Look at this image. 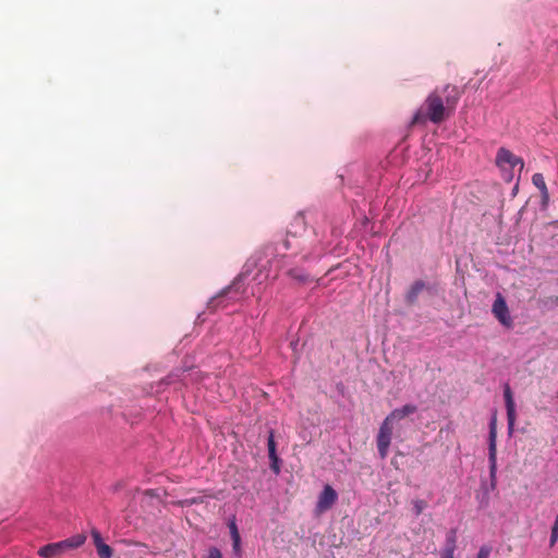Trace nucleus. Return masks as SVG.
Masks as SVG:
<instances>
[{
	"label": "nucleus",
	"instance_id": "obj_1",
	"mask_svg": "<svg viewBox=\"0 0 558 558\" xmlns=\"http://www.w3.org/2000/svg\"><path fill=\"white\" fill-rule=\"evenodd\" d=\"M462 93V89L452 84L436 87L413 116L411 125L424 124L427 121L442 123L454 113Z\"/></svg>",
	"mask_w": 558,
	"mask_h": 558
},
{
	"label": "nucleus",
	"instance_id": "obj_2",
	"mask_svg": "<svg viewBox=\"0 0 558 558\" xmlns=\"http://www.w3.org/2000/svg\"><path fill=\"white\" fill-rule=\"evenodd\" d=\"M496 165L501 169L504 173V179L507 182H511L513 179V169L519 167V171L521 172L524 168L523 159L519 156H515L509 149L501 147L498 149L496 155Z\"/></svg>",
	"mask_w": 558,
	"mask_h": 558
},
{
	"label": "nucleus",
	"instance_id": "obj_3",
	"mask_svg": "<svg viewBox=\"0 0 558 558\" xmlns=\"http://www.w3.org/2000/svg\"><path fill=\"white\" fill-rule=\"evenodd\" d=\"M488 438L489 478L492 486L495 487L497 474V420L495 416L489 423Z\"/></svg>",
	"mask_w": 558,
	"mask_h": 558
},
{
	"label": "nucleus",
	"instance_id": "obj_4",
	"mask_svg": "<svg viewBox=\"0 0 558 558\" xmlns=\"http://www.w3.org/2000/svg\"><path fill=\"white\" fill-rule=\"evenodd\" d=\"M392 432L393 426L390 421L385 418L383 423L380 424L377 437H376V444H377V450L379 453V457L384 460L388 456L389 447L391 444L392 438Z\"/></svg>",
	"mask_w": 558,
	"mask_h": 558
},
{
	"label": "nucleus",
	"instance_id": "obj_5",
	"mask_svg": "<svg viewBox=\"0 0 558 558\" xmlns=\"http://www.w3.org/2000/svg\"><path fill=\"white\" fill-rule=\"evenodd\" d=\"M492 312L494 316L499 320V323L502 324L504 326L510 327L512 325V319L509 314L508 305L500 293L496 295V300L493 304Z\"/></svg>",
	"mask_w": 558,
	"mask_h": 558
},
{
	"label": "nucleus",
	"instance_id": "obj_6",
	"mask_svg": "<svg viewBox=\"0 0 558 558\" xmlns=\"http://www.w3.org/2000/svg\"><path fill=\"white\" fill-rule=\"evenodd\" d=\"M504 398L506 403V410H507V420H508V429L509 434L513 432L514 423L517 420V413H515V404L513 400V395L511 391V388L508 384L505 385L504 388Z\"/></svg>",
	"mask_w": 558,
	"mask_h": 558
},
{
	"label": "nucleus",
	"instance_id": "obj_7",
	"mask_svg": "<svg viewBox=\"0 0 558 558\" xmlns=\"http://www.w3.org/2000/svg\"><path fill=\"white\" fill-rule=\"evenodd\" d=\"M337 497L338 496L336 490L330 485H326L318 497L316 505L317 510L319 512H324L330 509L331 506L336 502Z\"/></svg>",
	"mask_w": 558,
	"mask_h": 558
},
{
	"label": "nucleus",
	"instance_id": "obj_8",
	"mask_svg": "<svg viewBox=\"0 0 558 558\" xmlns=\"http://www.w3.org/2000/svg\"><path fill=\"white\" fill-rule=\"evenodd\" d=\"M66 542L48 544L38 550V555L43 558H57L61 556L66 548Z\"/></svg>",
	"mask_w": 558,
	"mask_h": 558
},
{
	"label": "nucleus",
	"instance_id": "obj_9",
	"mask_svg": "<svg viewBox=\"0 0 558 558\" xmlns=\"http://www.w3.org/2000/svg\"><path fill=\"white\" fill-rule=\"evenodd\" d=\"M416 411H417L416 405L408 403L401 408H398V409H395L393 411H391L386 416V418L392 423L393 421L403 420L404 417L415 413Z\"/></svg>",
	"mask_w": 558,
	"mask_h": 558
},
{
	"label": "nucleus",
	"instance_id": "obj_10",
	"mask_svg": "<svg viewBox=\"0 0 558 558\" xmlns=\"http://www.w3.org/2000/svg\"><path fill=\"white\" fill-rule=\"evenodd\" d=\"M424 288H425V283L423 281H421V280L415 281L411 286L410 290L407 293V296H405L407 302L409 304H414L417 300V296L420 295V293L423 291Z\"/></svg>",
	"mask_w": 558,
	"mask_h": 558
},
{
	"label": "nucleus",
	"instance_id": "obj_11",
	"mask_svg": "<svg viewBox=\"0 0 558 558\" xmlns=\"http://www.w3.org/2000/svg\"><path fill=\"white\" fill-rule=\"evenodd\" d=\"M457 543V531L451 529L446 535V546L442 551H450L454 554Z\"/></svg>",
	"mask_w": 558,
	"mask_h": 558
},
{
	"label": "nucleus",
	"instance_id": "obj_12",
	"mask_svg": "<svg viewBox=\"0 0 558 558\" xmlns=\"http://www.w3.org/2000/svg\"><path fill=\"white\" fill-rule=\"evenodd\" d=\"M532 182L542 192L543 197L547 198L548 197V190H547V186H546L545 179H544L543 174L542 173H535L532 177Z\"/></svg>",
	"mask_w": 558,
	"mask_h": 558
},
{
	"label": "nucleus",
	"instance_id": "obj_13",
	"mask_svg": "<svg viewBox=\"0 0 558 558\" xmlns=\"http://www.w3.org/2000/svg\"><path fill=\"white\" fill-rule=\"evenodd\" d=\"M289 276L291 278H293L294 280L302 282V283H305L310 280V276L300 269H291L289 271Z\"/></svg>",
	"mask_w": 558,
	"mask_h": 558
},
{
	"label": "nucleus",
	"instance_id": "obj_14",
	"mask_svg": "<svg viewBox=\"0 0 558 558\" xmlns=\"http://www.w3.org/2000/svg\"><path fill=\"white\" fill-rule=\"evenodd\" d=\"M96 549H97V554L100 558H111L113 555L112 548L105 543L101 545H98V547Z\"/></svg>",
	"mask_w": 558,
	"mask_h": 558
},
{
	"label": "nucleus",
	"instance_id": "obj_15",
	"mask_svg": "<svg viewBox=\"0 0 558 558\" xmlns=\"http://www.w3.org/2000/svg\"><path fill=\"white\" fill-rule=\"evenodd\" d=\"M231 288H227L225 289L220 294L214 296L210 301H209V307L211 308H217L220 306L221 302H222V299L225 298V295L229 292Z\"/></svg>",
	"mask_w": 558,
	"mask_h": 558
},
{
	"label": "nucleus",
	"instance_id": "obj_16",
	"mask_svg": "<svg viewBox=\"0 0 558 558\" xmlns=\"http://www.w3.org/2000/svg\"><path fill=\"white\" fill-rule=\"evenodd\" d=\"M267 447H268V456L269 457L277 456L275 435H274L272 430L269 432V436H268V440H267Z\"/></svg>",
	"mask_w": 558,
	"mask_h": 558
},
{
	"label": "nucleus",
	"instance_id": "obj_17",
	"mask_svg": "<svg viewBox=\"0 0 558 558\" xmlns=\"http://www.w3.org/2000/svg\"><path fill=\"white\" fill-rule=\"evenodd\" d=\"M412 504H413L414 513L416 515H420L425 510V508L427 507L426 501L423 500V499H415V500H413Z\"/></svg>",
	"mask_w": 558,
	"mask_h": 558
},
{
	"label": "nucleus",
	"instance_id": "obj_18",
	"mask_svg": "<svg viewBox=\"0 0 558 558\" xmlns=\"http://www.w3.org/2000/svg\"><path fill=\"white\" fill-rule=\"evenodd\" d=\"M65 542L68 543L66 548H75V547L81 546L85 542V536L77 535L76 537H74L72 539H66Z\"/></svg>",
	"mask_w": 558,
	"mask_h": 558
},
{
	"label": "nucleus",
	"instance_id": "obj_19",
	"mask_svg": "<svg viewBox=\"0 0 558 558\" xmlns=\"http://www.w3.org/2000/svg\"><path fill=\"white\" fill-rule=\"evenodd\" d=\"M557 541H558V514L556 515L554 525L551 527L550 546H554Z\"/></svg>",
	"mask_w": 558,
	"mask_h": 558
},
{
	"label": "nucleus",
	"instance_id": "obj_20",
	"mask_svg": "<svg viewBox=\"0 0 558 558\" xmlns=\"http://www.w3.org/2000/svg\"><path fill=\"white\" fill-rule=\"evenodd\" d=\"M228 527L230 531L231 539L241 537L234 518L228 523Z\"/></svg>",
	"mask_w": 558,
	"mask_h": 558
},
{
	"label": "nucleus",
	"instance_id": "obj_21",
	"mask_svg": "<svg viewBox=\"0 0 558 558\" xmlns=\"http://www.w3.org/2000/svg\"><path fill=\"white\" fill-rule=\"evenodd\" d=\"M92 537H93V541H94V544H95L96 548L98 547V545L104 544L102 538H101V534H100V532L98 530H96V529L92 530Z\"/></svg>",
	"mask_w": 558,
	"mask_h": 558
},
{
	"label": "nucleus",
	"instance_id": "obj_22",
	"mask_svg": "<svg viewBox=\"0 0 558 558\" xmlns=\"http://www.w3.org/2000/svg\"><path fill=\"white\" fill-rule=\"evenodd\" d=\"M232 549H233V553L240 557L241 554H242V550H241V537L239 538H232Z\"/></svg>",
	"mask_w": 558,
	"mask_h": 558
},
{
	"label": "nucleus",
	"instance_id": "obj_23",
	"mask_svg": "<svg viewBox=\"0 0 558 558\" xmlns=\"http://www.w3.org/2000/svg\"><path fill=\"white\" fill-rule=\"evenodd\" d=\"M492 548L489 546H482L478 550L476 558H488L490 555Z\"/></svg>",
	"mask_w": 558,
	"mask_h": 558
},
{
	"label": "nucleus",
	"instance_id": "obj_24",
	"mask_svg": "<svg viewBox=\"0 0 558 558\" xmlns=\"http://www.w3.org/2000/svg\"><path fill=\"white\" fill-rule=\"evenodd\" d=\"M270 461H271V464H270V468L271 470L278 474L280 472V466H279V458L278 456H272V457H269Z\"/></svg>",
	"mask_w": 558,
	"mask_h": 558
},
{
	"label": "nucleus",
	"instance_id": "obj_25",
	"mask_svg": "<svg viewBox=\"0 0 558 558\" xmlns=\"http://www.w3.org/2000/svg\"><path fill=\"white\" fill-rule=\"evenodd\" d=\"M203 502H204V497H194V498H186L185 500L182 501V505L190 506V505L203 504Z\"/></svg>",
	"mask_w": 558,
	"mask_h": 558
},
{
	"label": "nucleus",
	"instance_id": "obj_26",
	"mask_svg": "<svg viewBox=\"0 0 558 558\" xmlns=\"http://www.w3.org/2000/svg\"><path fill=\"white\" fill-rule=\"evenodd\" d=\"M206 558H222V554L217 547H210Z\"/></svg>",
	"mask_w": 558,
	"mask_h": 558
},
{
	"label": "nucleus",
	"instance_id": "obj_27",
	"mask_svg": "<svg viewBox=\"0 0 558 558\" xmlns=\"http://www.w3.org/2000/svg\"><path fill=\"white\" fill-rule=\"evenodd\" d=\"M440 558H454V554H451L450 551H441Z\"/></svg>",
	"mask_w": 558,
	"mask_h": 558
},
{
	"label": "nucleus",
	"instance_id": "obj_28",
	"mask_svg": "<svg viewBox=\"0 0 558 558\" xmlns=\"http://www.w3.org/2000/svg\"><path fill=\"white\" fill-rule=\"evenodd\" d=\"M282 244L284 246V250H289L291 247L289 240H284Z\"/></svg>",
	"mask_w": 558,
	"mask_h": 558
},
{
	"label": "nucleus",
	"instance_id": "obj_29",
	"mask_svg": "<svg viewBox=\"0 0 558 558\" xmlns=\"http://www.w3.org/2000/svg\"><path fill=\"white\" fill-rule=\"evenodd\" d=\"M303 218L302 217H296L295 220L296 221H301Z\"/></svg>",
	"mask_w": 558,
	"mask_h": 558
}]
</instances>
